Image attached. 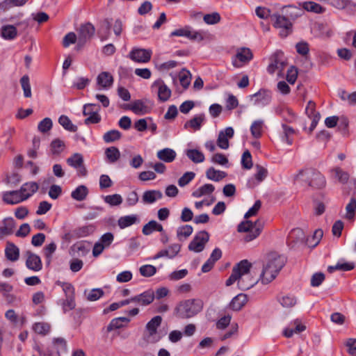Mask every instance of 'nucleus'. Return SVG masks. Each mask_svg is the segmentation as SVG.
I'll list each match as a JSON object with an SVG mask.
<instances>
[{"label": "nucleus", "mask_w": 356, "mask_h": 356, "mask_svg": "<svg viewBox=\"0 0 356 356\" xmlns=\"http://www.w3.org/2000/svg\"><path fill=\"white\" fill-rule=\"evenodd\" d=\"M202 307L203 304L201 300L189 299L180 302L175 311L179 318H189L200 312Z\"/></svg>", "instance_id": "nucleus-1"}, {"label": "nucleus", "mask_w": 356, "mask_h": 356, "mask_svg": "<svg viewBox=\"0 0 356 356\" xmlns=\"http://www.w3.org/2000/svg\"><path fill=\"white\" fill-rule=\"evenodd\" d=\"M286 263V258L276 252L268 255V261L265 265L270 270V275L266 278L267 281H273L277 275Z\"/></svg>", "instance_id": "nucleus-2"}, {"label": "nucleus", "mask_w": 356, "mask_h": 356, "mask_svg": "<svg viewBox=\"0 0 356 356\" xmlns=\"http://www.w3.org/2000/svg\"><path fill=\"white\" fill-rule=\"evenodd\" d=\"M270 19L273 22V26L276 29H280V35L286 38L293 31V22L282 15L280 13H275L270 16Z\"/></svg>", "instance_id": "nucleus-3"}, {"label": "nucleus", "mask_w": 356, "mask_h": 356, "mask_svg": "<svg viewBox=\"0 0 356 356\" xmlns=\"http://www.w3.org/2000/svg\"><path fill=\"white\" fill-rule=\"evenodd\" d=\"M237 230L238 232H247L244 240L245 242H250L260 234L261 225L258 221L253 223L250 220H246L238 225Z\"/></svg>", "instance_id": "nucleus-4"}, {"label": "nucleus", "mask_w": 356, "mask_h": 356, "mask_svg": "<svg viewBox=\"0 0 356 356\" xmlns=\"http://www.w3.org/2000/svg\"><path fill=\"white\" fill-rule=\"evenodd\" d=\"M95 29L90 23L82 24L78 29V41L76 46L77 51L81 50L83 46L89 41L94 35Z\"/></svg>", "instance_id": "nucleus-5"}, {"label": "nucleus", "mask_w": 356, "mask_h": 356, "mask_svg": "<svg viewBox=\"0 0 356 356\" xmlns=\"http://www.w3.org/2000/svg\"><path fill=\"white\" fill-rule=\"evenodd\" d=\"M209 240V234L202 230L199 232L188 245V249L195 252H202Z\"/></svg>", "instance_id": "nucleus-6"}, {"label": "nucleus", "mask_w": 356, "mask_h": 356, "mask_svg": "<svg viewBox=\"0 0 356 356\" xmlns=\"http://www.w3.org/2000/svg\"><path fill=\"white\" fill-rule=\"evenodd\" d=\"M100 110V106L96 104H86L83 106V114L85 116L88 115L87 118L85 119V124H97L100 122L101 117L98 114L99 111Z\"/></svg>", "instance_id": "nucleus-7"}, {"label": "nucleus", "mask_w": 356, "mask_h": 356, "mask_svg": "<svg viewBox=\"0 0 356 356\" xmlns=\"http://www.w3.org/2000/svg\"><path fill=\"white\" fill-rule=\"evenodd\" d=\"M251 266V263H250L247 259L241 261L234 266L231 275L226 281V285L231 286L236 281L238 282L239 280L240 275H241L240 270H242V273H246L250 270Z\"/></svg>", "instance_id": "nucleus-8"}, {"label": "nucleus", "mask_w": 356, "mask_h": 356, "mask_svg": "<svg viewBox=\"0 0 356 356\" xmlns=\"http://www.w3.org/2000/svg\"><path fill=\"white\" fill-rule=\"evenodd\" d=\"M271 60V63L268 67V71L270 74H273L276 70H278L280 72L284 70L286 65V62L282 52H275L273 55Z\"/></svg>", "instance_id": "nucleus-9"}, {"label": "nucleus", "mask_w": 356, "mask_h": 356, "mask_svg": "<svg viewBox=\"0 0 356 356\" xmlns=\"http://www.w3.org/2000/svg\"><path fill=\"white\" fill-rule=\"evenodd\" d=\"M31 197V194H22L20 190L6 191L3 195V200L9 204H16Z\"/></svg>", "instance_id": "nucleus-10"}, {"label": "nucleus", "mask_w": 356, "mask_h": 356, "mask_svg": "<svg viewBox=\"0 0 356 356\" xmlns=\"http://www.w3.org/2000/svg\"><path fill=\"white\" fill-rule=\"evenodd\" d=\"M151 56L152 51L145 49H133L129 55L130 59L136 63H147Z\"/></svg>", "instance_id": "nucleus-11"}, {"label": "nucleus", "mask_w": 356, "mask_h": 356, "mask_svg": "<svg viewBox=\"0 0 356 356\" xmlns=\"http://www.w3.org/2000/svg\"><path fill=\"white\" fill-rule=\"evenodd\" d=\"M240 273L241 275L238 281V286L241 290H248L259 282L258 278H254L250 275V270L246 273H242V270H240Z\"/></svg>", "instance_id": "nucleus-12"}, {"label": "nucleus", "mask_w": 356, "mask_h": 356, "mask_svg": "<svg viewBox=\"0 0 356 356\" xmlns=\"http://www.w3.org/2000/svg\"><path fill=\"white\" fill-rule=\"evenodd\" d=\"M307 180L308 185L314 188H322L325 186V179L319 172L310 170Z\"/></svg>", "instance_id": "nucleus-13"}, {"label": "nucleus", "mask_w": 356, "mask_h": 356, "mask_svg": "<svg viewBox=\"0 0 356 356\" xmlns=\"http://www.w3.org/2000/svg\"><path fill=\"white\" fill-rule=\"evenodd\" d=\"M26 266L33 271H40L42 268L40 257L31 251L26 252Z\"/></svg>", "instance_id": "nucleus-14"}, {"label": "nucleus", "mask_w": 356, "mask_h": 356, "mask_svg": "<svg viewBox=\"0 0 356 356\" xmlns=\"http://www.w3.org/2000/svg\"><path fill=\"white\" fill-rule=\"evenodd\" d=\"M234 129L232 127H227L225 130L220 131L217 139L218 146L222 149H227L229 148V138H232L234 136Z\"/></svg>", "instance_id": "nucleus-15"}, {"label": "nucleus", "mask_w": 356, "mask_h": 356, "mask_svg": "<svg viewBox=\"0 0 356 356\" xmlns=\"http://www.w3.org/2000/svg\"><path fill=\"white\" fill-rule=\"evenodd\" d=\"M152 87H158V97L161 102H165L170 99L172 93L171 90L165 84L162 79H159L155 81L152 84Z\"/></svg>", "instance_id": "nucleus-16"}, {"label": "nucleus", "mask_w": 356, "mask_h": 356, "mask_svg": "<svg viewBox=\"0 0 356 356\" xmlns=\"http://www.w3.org/2000/svg\"><path fill=\"white\" fill-rule=\"evenodd\" d=\"M154 300V292L152 290H147L139 295L132 297L131 300L142 306L150 305Z\"/></svg>", "instance_id": "nucleus-17"}, {"label": "nucleus", "mask_w": 356, "mask_h": 356, "mask_svg": "<svg viewBox=\"0 0 356 356\" xmlns=\"http://www.w3.org/2000/svg\"><path fill=\"white\" fill-rule=\"evenodd\" d=\"M302 10L300 8L289 5L283 6L280 13L293 22L302 15Z\"/></svg>", "instance_id": "nucleus-18"}, {"label": "nucleus", "mask_w": 356, "mask_h": 356, "mask_svg": "<svg viewBox=\"0 0 356 356\" xmlns=\"http://www.w3.org/2000/svg\"><path fill=\"white\" fill-rule=\"evenodd\" d=\"M271 92L269 90L261 89L251 96L254 98V104L267 105L271 101Z\"/></svg>", "instance_id": "nucleus-19"}, {"label": "nucleus", "mask_w": 356, "mask_h": 356, "mask_svg": "<svg viewBox=\"0 0 356 356\" xmlns=\"http://www.w3.org/2000/svg\"><path fill=\"white\" fill-rule=\"evenodd\" d=\"M15 226V221L13 218H5L3 220V226L0 227V239L5 236L12 234Z\"/></svg>", "instance_id": "nucleus-20"}, {"label": "nucleus", "mask_w": 356, "mask_h": 356, "mask_svg": "<svg viewBox=\"0 0 356 356\" xmlns=\"http://www.w3.org/2000/svg\"><path fill=\"white\" fill-rule=\"evenodd\" d=\"M5 255L8 260L16 261L19 257V249L13 243L8 241L5 248Z\"/></svg>", "instance_id": "nucleus-21"}, {"label": "nucleus", "mask_w": 356, "mask_h": 356, "mask_svg": "<svg viewBox=\"0 0 356 356\" xmlns=\"http://www.w3.org/2000/svg\"><path fill=\"white\" fill-rule=\"evenodd\" d=\"M163 194L160 191L151 190L144 192L142 200L145 204H152L157 200L161 199Z\"/></svg>", "instance_id": "nucleus-22"}, {"label": "nucleus", "mask_w": 356, "mask_h": 356, "mask_svg": "<svg viewBox=\"0 0 356 356\" xmlns=\"http://www.w3.org/2000/svg\"><path fill=\"white\" fill-rule=\"evenodd\" d=\"M248 302V296L240 293L235 296L229 304L230 308L234 311L241 310Z\"/></svg>", "instance_id": "nucleus-23"}, {"label": "nucleus", "mask_w": 356, "mask_h": 356, "mask_svg": "<svg viewBox=\"0 0 356 356\" xmlns=\"http://www.w3.org/2000/svg\"><path fill=\"white\" fill-rule=\"evenodd\" d=\"M97 82L101 87L108 88L113 85V77L109 72H103L97 76Z\"/></svg>", "instance_id": "nucleus-24"}, {"label": "nucleus", "mask_w": 356, "mask_h": 356, "mask_svg": "<svg viewBox=\"0 0 356 356\" xmlns=\"http://www.w3.org/2000/svg\"><path fill=\"white\" fill-rule=\"evenodd\" d=\"M176 155V152L170 148H164L159 150L156 154L160 160L166 163L172 162L175 159Z\"/></svg>", "instance_id": "nucleus-25"}, {"label": "nucleus", "mask_w": 356, "mask_h": 356, "mask_svg": "<svg viewBox=\"0 0 356 356\" xmlns=\"http://www.w3.org/2000/svg\"><path fill=\"white\" fill-rule=\"evenodd\" d=\"M154 231L163 232V228L161 224L152 220L143 226L142 232L144 235L147 236L151 234Z\"/></svg>", "instance_id": "nucleus-26"}, {"label": "nucleus", "mask_w": 356, "mask_h": 356, "mask_svg": "<svg viewBox=\"0 0 356 356\" xmlns=\"http://www.w3.org/2000/svg\"><path fill=\"white\" fill-rule=\"evenodd\" d=\"M161 321L162 318L160 316H156L147 323L146 330L149 337L154 335L157 332V329L161 325Z\"/></svg>", "instance_id": "nucleus-27"}, {"label": "nucleus", "mask_w": 356, "mask_h": 356, "mask_svg": "<svg viewBox=\"0 0 356 356\" xmlns=\"http://www.w3.org/2000/svg\"><path fill=\"white\" fill-rule=\"evenodd\" d=\"M88 193V188L86 186L80 185L72 192L71 197L76 201H83L87 197Z\"/></svg>", "instance_id": "nucleus-28"}, {"label": "nucleus", "mask_w": 356, "mask_h": 356, "mask_svg": "<svg viewBox=\"0 0 356 356\" xmlns=\"http://www.w3.org/2000/svg\"><path fill=\"white\" fill-rule=\"evenodd\" d=\"M17 35V29L13 25H5L1 29V35L6 40H13Z\"/></svg>", "instance_id": "nucleus-29"}, {"label": "nucleus", "mask_w": 356, "mask_h": 356, "mask_svg": "<svg viewBox=\"0 0 356 356\" xmlns=\"http://www.w3.org/2000/svg\"><path fill=\"white\" fill-rule=\"evenodd\" d=\"M227 176V173L224 171L217 170L214 168L211 167L206 172V177L210 180L219 181Z\"/></svg>", "instance_id": "nucleus-30"}, {"label": "nucleus", "mask_w": 356, "mask_h": 356, "mask_svg": "<svg viewBox=\"0 0 356 356\" xmlns=\"http://www.w3.org/2000/svg\"><path fill=\"white\" fill-rule=\"evenodd\" d=\"M252 53L249 48H241L238 50L236 54V58L242 63H247L252 60Z\"/></svg>", "instance_id": "nucleus-31"}, {"label": "nucleus", "mask_w": 356, "mask_h": 356, "mask_svg": "<svg viewBox=\"0 0 356 356\" xmlns=\"http://www.w3.org/2000/svg\"><path fill=\"white\" fill-rule=\"evenodd\" d=\"M105 156L108 163H114L120 158V152L116 147H110L105 149Z\"/></svg>", "instance_id": "nucleus-32"}, {"label": "nucleus", "mask_w": 356, "mask_h": 356, "mask_svg": "<svg viewBox=\"0 0 356 356\" xmlns=\"http://www.w3.org/2000/svg\"><path fill=\"white\" fill-rule=\"evenodd\" d=\"M138 222L136 215L125 216L120 217L118 220V225L120 229H124Z\"/></svg>", "instance_id": "nucleus-33"}, {"label": "nucleus", "mask_w": 356, "mask_h": 356, "mask_svg": "<svg viewBox=\"0 0 356 356\" xmlns=\"http://www.w3.org/2000/svg\"><path fill=\"white\" fill-rule=\"evenodd\" d=\"M186 154L193 163H198L204 161L203 153L195 149H190L186 151Z\"/></svg>", "instance_id": "nucleus-34"}, {"label": "nucleus", "mask_w": 356, "mask_h": 356, "mask_svg": "<svg viewBox=\"0 0 356 356\" xmlns=\"http://www.w3.org/2000/svg\"><path fill=\"white\" fill-rule=\"evenodd\" d=\"M204 119L205 116L204 114L195 115L191 120L185 123L184 127L187 128L188 127H190L195 130H198L200 129L202 123L204 122Z\"/></svg>", "instance_id": "nucleus-35"}, {"label": "nucleus", "mask_w": 356, "mask_h": 356, "mask_svg": "<svg viewBox=\"0 0 356 356\" xmlns=\"http://www.w3.org/2000/svg\"><path fill=\"white\" fill-rule=\"evenodd\" d=\"M133 106H131V111L136 115H145L149 113V108L145 104V103L140 100L138 99L134 101L133 103Z\"/></svg>", "instance_id": "nucleus-36"}, {"label": "nucleus", "mask_w": 356, "mask_h": 356, "mask_svg": "<svg viewBox=\"0 0 356 356\" xmlns=\"http://www.w3.org/2000/svg\"><path fill=\"white\" fill-rule=\"evenodd\" d=\"M215 190L213 185L211 184H206L193 192L192 195L195 197H200L202 195H209L212 193Z\"/></svg>", "instance_id": "nucleus-37"}, {"label": "nucleus", "mask_w": 356, "mask_h": 356, "mask_svg": "<svg viewBox=\"0 0 356 356\" xmlns=\"http://www.w3.org/2000/svg\"><path fill=\"white\" fill-rule=\"evenodd\" d=\"M59 124L66 130L72 132L77 131V127L72 124L70 119L66 115H61L58 118Z\"/></svg>", "instance_id": "nucleus-38"}, {"label": "nucleus", "mask_w": 356, "mask_h": 356, "mask_svg": "<svg viewBox=\"0 0 356 356\" xmlns=\"http://www.w3.org/2000/svg\"><path fill=\"white\" fill-rule=\"evenodd\" d=\"M111 24L108 19H106L103 21L99 30V35L102 40H107L110 35V29Z\"/></svg>", "instance_id": "nucleus-39"}, {"label": "nucleus", "mask_w": 356, "mask_h": 356, "mask_svg": "<svg viewBox=\"0 0 356 356\" xmlns=\"http://www.w3.org/2000/svg\"><path fill=\"white\" fill-rule=\"evenodd\" d=\"M278 301L283 307L291 308L296 305L297 299L294 296L286 295L278 298Z\"/></svg>", "instance_id": "nucleus-40"}, {"label": "nucleus", "mask_w": 356, "mask_h": 356, "mask_svg": "<svg viewBox=\"0 0 356 356\" xmlns=\"http://www.w3.org/2000/svg\"><path fill=\"white\" fill-rule=\"evenodd\" d=\"M264 126L263 120L254 121L250 127V131L254 138H258L261 136Z\"/></svg>", "instance_id": "nucleus-41"}, {"label": "nucleus", "mask_w": 356, "mask_h": 356, "mask_svg": "<svg viewBox=\"0 0 356 356\" xmlns=\"http://www.w3.org/2000/svg\"><path fill=\"white\" fill-rule=\"evenodd\" d=\"M67 163L69 165L74 168H79V166H81L83 163V156L79 153H74L67 159Z\"/></svg>", "instance_id": "nucleus-42"}, {"label": "nucleus", "mask_w": 356, "mask_h": 356, "mask_svg": "<svg viewBox=\"0 0 356 356\" xmlns=\"http://www.w3.org/2000/svg\"><path fill=\"white\" fill-rule=\"evenodd\" d=\"M122 134L115 129L107 131L103 136V139L106 143H110L118 140L121 138Z\"/></svg>", "instance_id": "nucleus-43"}, {"label": "nucleus", "mask_w": 356, "mask_h": 356, "mask_svg": "<svg viewBox=\"0 0 356 356\" xmlns=\"http://www.w3.org/2000/svg\"><path fill=\"white\" fill-rule=\"evenodd\" d=\"M20 83L25 97L30 98L32 96L31 88L28 75H24L20 79Z\"/></svg>", "instance_id": "nucleus-44"}, {"label": "nucleus", "mask_w": 356, "mask_h": 356, "mask_svg": "<svg viewBox=\"0 0 356 356\" xmlns=\"http://www.w3.org/2000/svg\"><path fill=\"white\" fill-rule=\"evenodd\" d=\"M38 189V185L36 182H27L23 184L20 191L22 194H31V196Z\"/></svg>", "instance_id": "nucleus-45"}, {"label": "nucleus", "mask_w": 356, "mask_h": 356, "mask_svg": "<svg viewBox=\"0 0 356 356\" xmlns=\"http://www.w3.org/2000/svg\"><path fill=\"white\" fill-rule=\"evenodd\" d=\"M332 172L334 173L335 178H337L339 182L342 184L348 182L350 176L347 172L343 171L339 167L334 168Z\"/></svg>", "instance_id": "nucleus-46"}, {"label": "nucleus", "mask_w": 356, "mask_h": 356, "mask_svg": "<svg viewBox=\"0 0 356 356\" xmlns=\"http://www.w3.org/2000/svg\"><path fill=\"white\" fill-rule=\"evenodd\" d=\"M303 8L307 11L314 12L315 13H322L325 10V8L321 5L312 1L305 2L303 3Z\"/></svg>", "instance_id": "nucleus-47"}, {"label": "nucleus", "mask_w": 356, "mask_h": 356, "mask_svg": "<svg viewBox=\"0 0 356 356\" xmlns=\"http://www.w3.org/2000/svg\"><path fill=\"white\" fill-rule=\"evenodd\" d=\"M193 227L189 225H183L179 227L177 231V235L179 241H181V237L187 238L191 235L193 232Z\"/></svg>", "instance_id": "nucleus-48"}, {"label": "nucleus", "mask_w": 356, "mask_h": 356, "mask_svg": "<svg viewBox=\"0 0 356 356\" xmlns=\"http://www.w3.org/2000/svg\"><path fill=\"white\" fill-rule=\"evenodd\" d=\"M53 126L52 120L49 118H45L38 125V129L41 133L49 131Z\"/></svg>", "instance_id": "nucleus-49"}, {"label": "nucleus", "mask_w": 356, "mask_h": 356, "mask_svg": "<svg viewBox=\"0 0 356 356\" xmlns=\"http://www.w3.org/2000/svg\"><path fill=\"white\" fill-rule=\"evenodd\" d=\"M94 232L93 226H83L79 227L74 231V234L76 237H84L91 234Z\"/></svg>", "instance_id": "nucleus-50"}, {"label": "nucleus", "mask_w": 356, "mask_h": 356, "mask_svg": "<svg viewBox=\"0 0 356 356\" xmlns=\"http://www.w3.org/2000/svg\"><path fill=\"white\" fill-rule=\"evenodd\" d=\"M346 218L351 220L354 218L356 210V199L352 197L350 202L346 207Z\"/></svg>", "instance_id": "nucleus-51"}, {"label": "nucleus", "mask_w": 356, "mask_h": 356, "mask_svg": "<svg viewBox=\"0 0 356 356\" xmlns=\"http://www.w3.org/2000/svg\"><path fill=\"white\" fill-rule=\"evenodd\" d=\"M33 328L36 333L44 335L49 332L50 325L45 323H35Z\"/></svg>", "instance_id": "nucleus-52"}, {"label": "nucleus", "mask_w": 356, "mask_h": 356, "mask_svg": "<svg viewBox=\"0 0 356 356\" xmlns=\"http://www.w3.org/2000/svg\"><path fill=\"white\" fill-rule=\"evenodd\" d=\"M104 201L111 206H118L122 202V198L118 194L109 195L104 197Z\"/></svg>", "instance_id": "nucleus-53"}, {"label": "nucleus", "mask_w": 356, "mask_h": 356, "mask_svg": "<svg viewBox=\"0 0 356 356\" xmlns=\"http://www.w3.org/2000/svg\"><path fill=\"white\" fill-rule=\"evenodd\" d=\"M140 273L144 277H151L156 272V268L152 265H143L139 269Z\"/></svg>", "instance_id": "nucleus-54"}, {"label": "nucleus", "mask_w": 356, "mask_h": 356, "mask_svg": "<svg viewBox=\"0 0 356 356\" xmlns=\"http://www.w3.org/2000/svg\"><path fill=\"white\" fill-rule=\"evenodd\" d=\"M195 174L193 172H186L178 180V184L181 187L187 185L191 180L194 179Z\"/></svg>", "instance_id": "nucleus-55"}, {"label": "nucleus", "mask_w": 356, "mask_h": 356, "mask_svg": "<svg viewBox=\"0 0 356 356\" xmlns=\"http://www.w3.org/2000/svg\"><path fill=\"white\" fill-rule=\"evenodd\" d=\"M65 146L64 142L60 139H55L51 143V150L53 154H60Z\"/></svg>", "instance_id": "nucleus-56"}, {"label": "nucleus", "mask_w": 356, "mask_h": 356, "mask_svg": "<svg viewBox=\"0 0 356 356\" xmlns=\"http://www.w3.org/2000/svg\"><path fill=\"white\" fill-rule=\"evenodd\" d=\"M241 164L245 169H250L252 167V156L248 150L243 152L241 159Z\"/></svg>", "instance_id": "nucleus-57"}, {"label": "nucleus", "mask_w": 356, "mask_h": 356, "mask_svg": "<svg viewBox=\"0 0 356 356\" xmlns=\"http://www.w3.org/2000/svg\"><path fill=\"white\" fill-rule=\"evenodd\" d=\"M309 170L308 169L306 170H300L299 172L294 175L293 177V180L294 182H302L306 181L309 178L308 173H309Z\"/></svg>", "instance_id": "nucleus-58"}, {"label": "nucleus", "mask_w": 356, "mask_h": 356, "mask_svg": "<svg viewBox=\"0 0 356 356\" xmlns=\"http://www.w3.org/2000/svg\"><path fill=\"white\" fill-rule=\"evenodd\" d=\"M203 19L207 24H216L220 21V16L218 13H213L205 15Z\"/></svg>", "instance_id": "nucleus-59"}, {"label": "nucleus", "mask_w": 356, "mask_h": 356, "mask_svg": "<svg viewBox=\"0 0 356 356\" xmlns=\"http://www.w3.org/2000/svg\"><path fill=\"white\" fill-rule=\"evenodd\" d=\"M104 294V291L101 289H92L87 296V300L89 301H95L103 296Z\"/></svg>", "instance_id": "nucleus-60"}, {"label": "nucleus", "mask_w": 356, "mask_h": 356, "mask_svg": "<svg viewBox=\"0 0 356 356\" xmlns=\"http://www.w3.org/2000/svg\"><path fill=\"white\" fill-rule=\"evenodd\" d=\"M62 305L64 312L74 309L76 307L74 296L66 297V299L63 301Z\"/></svg>", "instance_id": "nucleus-61"}, {"label": "nucleus", "mask_w": 356, "mask_h": 356, "mask_svg": "<svg viewBox=\"0 0 356 356\" xmlns=\"http://www.w3.org/2000/svg\"><path fill=\"white\" fill-rule=\"evenodd\" d=\"M78 41V36L74 32L68 33L63 40V44L65 47H69L72 44H74Z\"/></svg>", "instance_id": "nucleus-62"}, {"label": "nucleus", "mask_w": 356, "mask_h": 356, "mask_svg": "<svg viewBox=\"0 0 356 356\" xmlns=\"http://www.w3.org/2000/svg\"><path fill=\"white\" fill-rule=\"evenodd\" d=\"M179 81L184 89L187 88L191 83V74L188 71H184L179 75Z\"/></svg>", "instance_id": "nucleus-63"}, {"label": "nucleus", "mask_w": 356, "mask_h": 356, "mask_svg": "<svg viewBox=\"0 0 356 356\" xmlns=\"http://www.w3.org/2000/svg\"><path fill=\"white\" fill-rule=\"evenodd\" d=\"M325 280V275L323 273H316L311 278V285L316 287L321 284Z\"/></svg>", "instance_id": "nucleus-64"}]
</instances>
